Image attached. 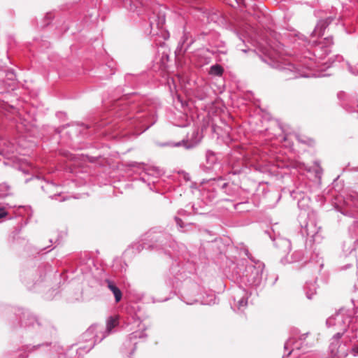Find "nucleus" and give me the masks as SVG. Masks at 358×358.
Instances as JSON below:
<instances>
[{"instance_id":"72a5a7b5","label":"nucleus","mask_w":358,"mask_h":358,"mask_svg":"<svg viewBox=\"0 0 358 358\" xmlns=\"http://www.w3.org/2000/svg\"><path fill=\"white\" fill-rule=\"evenodd\" d=\"M357 317H358V315H357Z\"/></svg>"},{"instance_id":"423d86ee","label":"nucleus","mask_w":358,"mask_h":358,"mask_svg":"<svg viewBox=\"0 0 358 358\" xmlns=\"http://www.w3.org/2000/svg\"><path fill=\"white\" fill-rule=\"evenodd\" d=\"M144 336V334L141 331H135L131 334L127 341L124 343V346L130 349V354L132 355L136 350V340L137 338H141Z\"/></svg>"},{"instance_id":"bb28decb","label":"nucleus","mask_w":358,"mask_h":358,"mask_svg":"<svg viewBox=\"0 0 358 358\" xmlns=\"http://www.w3.org/2000/svg\"><path fill=\"white\" fill-rule=\"evenodd\" d=\"M315 52H316V54H317L320 57H321V58H322V57L319 55V52H318V50H317V49L315 50Z\"/></svg>"},{"instance_id":"9d476101","label":"nucleus","mask_w":358,"mask_h":358,"mask_svg":"<svg viewBox=\"0 0 358 358\" xmlns=\"http://www.w3.org/2000/svg\"><path fill=\"white\" fill-rule=\"evenodd\" d=\"M119 324L118 318L115 317H110L106 322V327L105 328V331L108 334V335L112 332L113 329L117 327Z\"/></svg>"},{"instance_id":"7ed1b4c3","label":"nucleus","mask_w":358,"mask_h":358,"mask_svg":"<svg viewBox=\"0 0 358 358\" xmlns=\"http://www.w3.org/2000/svg\"><path fill=\"white\" fill-rule=\"evenodd\" d=\"M264 265L258 264L256 266L250 265L246 268L245 275L247 282L251 286H259L263 280Z\"/></svg>"},{"instance_id":"9b49d317","label":"nucleus","mask_w":358,"mask_h":358,"mask_svg":"<svg viewBox=\"0 0 358 358\" xmlns=\"http://www.w3.org/2000/svg\"><path fill=\"white\" fill-rule=\"evenodd\" d=\"M327 26V23L324 20H320L317 24L316 25L315 29L313 30L312 34L313 36H321L324 34V31Z\"/></svg>"},{"instance_id":"cd10ccee","label":"nucleus","mask_w":358,"mask_h":358,"mask_svg":"<svg viewBox=\"0 0 358 358\" xmlns=\"http://www.w3.org/2000/svg\"><path fill=\"white\" fill-rule=\"evenodd\" d=\"M355 244L356 246L358 245V238L355 241Z\"/></svg>"},{"instance_id":"aec40b11","label":"nucleus","mask_w":358,"mask_h":358,"mask_svg":"<svg viewBox=\"0 0 358 358\" xmlns=\"http://www.w3.org/2000/svg\"><path fill=\"white\" fill-rule=\"evenodd\" d=\"M175 220H176V222L177 224H178L180 227H182V220H181V219H180V218H178V217H175Z\"/></svg>"},{"instance_id":"dca6fc26","label":"nucleus","mask_w":358,"mask_h":358,"mask_svg":"<svg viewBox=\"0 0 358 358\" xmlns=\"http://www.w3.org/2000/svg\"><path fill=\"white\" fill-rule=\"evenodd\" d=\"M35 319L34 317L29 318V315L28 313H23V319H22V322L24 323V325L27 326L28 324H33V321Z\"/></svg>"},{"instance_id":"b1692460","label":"nucleus","mask_w":358,"mask_h":358,"mask_svg":"<svg viewBox=\"0 0 358 358\" xmlns=\"http://www.w3.org/2000/svg\"><path fill=\"white\" fill-rule=\"evenodd\" d=\"M152 171H155L157 176L161 174V171L157 168H155Z\"/></svg>"},{"instance_id":"a211bd4d","label":"nucleus","mask_w":358,"mask_h":358,"mask_svg":"<svg viewBox=\"0 0 358 358\" xmlns=\"http://www.w3.org/2000/svg\"><path fill=\"white\" fill-rule=\"evenodd\" d=\"M83 339L86 342H89L90 343L94 341L93 336L90 335L87 336L85 338L83 336Z\"/></svg>"},{"instance_id":"393cba45","label":"nucleus","mask_w":358,"mask_h":358,"mask_svg":"<svg viewBox=\"0 0 358 358\" xmlns=\"http://www.w3.org/2000/svg\"><path fill=\"white\" fill-rule=\"evenodd\" d=\"M199 141H195L194 143H192V144H190V145H186V147H187V148H192V147H194L195 145H196V144L198 143V142H199Z\"/></svg>"},{"instance_id":"1a4fd4ad","label":"nucleus","mask_w":358,"mask_h":358,"mask_svg":"<svg viewBox=\"0 0 358 358\" xmlns=\"http://www.w3.org/2000/svg\"><path fill=\"white\" fill-rule=\"evenodd\" d=\"M206 161L207 168L211 169L213 168V166L217 163V158L213 152L208 150L206 152Z\"/></svg>"},{"instance_id":"c756f323","label":"nucleus","mask_w":358,"mask_h":358,"mask_svg":"<svg viewBox=\"0 0 358 358\" xmlns=\"http://www.w3.org/2000/svg\"><path fill=\"white\" fill-rule=\"evenodd\" d=\"M240 50H241V51L244 52H247V50H246L245 49H241V48H240Z\"/></svg>"},{"instance_id":"7c9ffc66","label":"nucleus","mask_w":358,"mask_h":358,"mask_svg":"<svg viewBox=\"0 0 358 358\" xmlns=\"http://www.w3.org/2000/svg\"><path fill=\"white\" fill-rule=\"evenodd\" d=\"M355 308H356V312H355V313H356V314H358V308H357V307H355Z\"/></svg>"},{"instance_id":"2f4dec72","label":"nucleus","mask_w":358,"mask_h":358,"mask_svg":"<svg viewBox=\"0 0 358 358\" xmlns=\"http://www.w3.org/2000/svg\"><path fill=\"white\" fill-rule=\"evenodd\" d=\"M164 21H165V20H164V18H163V19L162 20V24H163V23L164 22Z\"/></svg>"},{"instance_id":"2eb2a0df","label":"nucleus","mask_w":358,"mask_h":358,"mask_svg":"<svg viewBox=\"0 0 358 358\" xmlns=\"http://www.w3.org/2000/svg\"><path fill=\"white\" fill-rule=\"evenodd\" d=\"M303 258V253L302 251L297 250L294 252L291 255V260L289 262V263H295L300 262Z\"/></svg>"},{"instance_id":"39448f33","label":"nucleus","mask_w":358,"mask_h":358,"mask_svg":"<svg viewBox=\"0 0 358 358\" xmlns=\"http://www.w3.org/2000/svg\"><path fill=\"white\" fill-rule=\"evenodd\" d=\"M284 73L289 78H296L299 77H309V75L304 73L301 69L296 68L292 64H287L286 67H282Z\"/></svg>"},{"instance_id":"f257e3e1","label":"nucleus","mask_w":358,"mask_h":358,"mask_svg":"<svg viewBox=\"0 0 358 358\" xmlns=\"http://www.w3.org/2000/svg\"><path fill=\"white\" fill-rule=\"evenodd\" d=\"M351 322V315L344 309H341L327 320V326L336 331L330 340L331 358H345L348 355L346 342H350L356 337L354 334L350 336L348 334L350 329L352 334L355 330L352 326L350 327Z\"/></svg>"},{"instance_id":"ddd939ff","label":"nucleus","mask_w":358,"mask_h":358,"mask_svg":"<svg viewBox=\"0 0 358 358\" xmlns=\"http://www.w3.org/2000/svg\"><path fill=\"white\" fill-rule=\"evenodd\" d=\"M274 241L276 246L285 248V250L290 248V242L286 238H278L275 239Z\"/></svg>"},{"instance_id":"4be33fe9","label":"nucleus","mask_w":358,"mask_h":358,"mask_svg":"<svg viewBox=\"0 0 358 358\" xmlns=\"http://www.w3.org/2000/svg\"><path fill=\"white\" fill-rule=\"evenodd\" d=\"M301 66H305L307 69H312L314 67L312 62H310L308 64H301Z\"/></svg>"},{"instance_id":"20e7f679","label":"nucleus","mask_w":358,"mask_h":358,"mask_svg":"<svg viewBox=\"0 0 358 358\" xmlns=\"http://www.w3.org/2000/svg\"><path fill=\"white\" fill-rule=\"evenodd\" d=\"M232 298L231 308L236 311H243L248 305V293L246 289L237 287L233 292Z\"/></svg>"},{"instance_id":"412c9836","label":"nucleus","mask_w":358,"mask_h":358,"mask_svg":"<svg viewBox=\"0 0 358 358\" xmlns=\"http://www.w3.org/2000/svg\"><path fill=\"white\" fill-rule=\"evenodd\" d=\"M7 215L6 211L4 209H0V219L5 217Z\"/></svg>"},{"instance_id":"f8f14e48","label":"nucleus","mask_w":358,"mask_h":358,"mask_svg":"<svg viewBox=\"0 0 358 358\" xmlns=\"http://www.w3.org/2000/svg\"><path fill=\"white\" fill-rule=\"evenodd\" d=\"M284 348L285 350L292 348L287 353V356H289L295 349L299 350L300 348L299 345L294 341L293 338L288 339V341L285 343Z\"/></svg>"},{"instance_id":"6e6552de","label":"nucleus","mask_w":358,"mask_h":358,"mask_svg":"<svg viewBox=\"0 0 358 358\" xmlns=\"http://www.w3.org/2000/svg\"><path fill=\"white\" fill-rule=\"evenodd\" d=\"M320 228H317L313 221H309L306 227L305 231L307 234V236L314 237L316 234H318Z\"/></svg>"},{"instance_id":"0eeeda50","label":"nucleus","mask_w":358,"mask_h":358,"mask_svg":"<svg viewBox=\"0 0 358 358\" xmlns=\"http://www.w3.org/2000/svg\"><path fill=\"white\" fill-rule=\"evenodd\" d=\"M106 282L108 284V289L114 294L115 301L119 302L121 300L122 296L120 289L112 281L107 280Z\"/></svg>"},{"instance_id":"4468645a","label":"nucleus","mask_w":358,"mask_h":358,"mask_svg":"<svg viewBox=\"0 0 358 358\" xmlns=\"http://www.w3.org/2000/svg\"><path fill=\"white\" fill-rule=\"evenodd\" d=\"M224 72L223 68L219 64H215L210 66L209 73L213 76H220Z\"/></svg>"},{"instance_id":"f3484780","label":"nucleus","mask_w":358,"mask_h":358,"mask_svg":"<svg viewBox=\"0 0 358 358\" xmlns=\"http://www.w3.org/2000/svg\"><path fill=\"white\" fill-rule=\"evenodd\" d=\"M326 41L325 45H326V50L325 53L327 55L329 52V50L328 49V46L333 44V40L331 38H327L324 39Z\"/></svg>"},{"instance_id":"473e14b6","label":"nucleus","mask_w":358,"mask_h":358,"mask_svg":"<svg viewBox=\"0 0 358 358\" xmlns=\"http://www.w3.org/2000/svg\"><path fill=\"white\" fill-rule=\"evenodd\" d=\"M194 134H196V135H197V134H198V132H197V131H196V132H193V135H194Z\"/></svg>"},{"instance_id":"a878e982","label":"nucleus","mask_w":358,"mask_h":358,"mask_svg":"<svg viewBox=\"0 0 358 358\" xmlns=\"http://www.w3.org/2000/svg\"><path fill=\"white\" fill-rule=\"evenodd\" d=\"M313 295V293H312V294H310L309 292L306 293V296H307L308 299H312Z\"/></svg>"},{"instance_id":"f03ea898","label":"nucleus","mask_w":358,"mask_h":358,"mask_svg":"<svg viewBox=\"0 0 358 358\" xmlns=\"http://www.w3.org/2000/svg\"><path fill=\"white\" fill-rule=\"evenodd\" d=\"M90 335L93 336L94 341L84 347V348L86 349V352H89L92 349L95 343H100L108 336V334L105 331L103 326L100 324H93L90 326L83 334V337L85 338L87 336Z\"/></svg>"},{"instance_id":"5701e85b","label":"nucleus","mask_w":358,"mask_h":358,"mask_svg":"<svg viewBox=\"0 0 358 358\" xmlns=\"http://www.w3.org/2000/svg\"><path fill=\"white\" fill-rule=\"evenodd\" d=\"M352 352L353 353V355L355 356L357 355H358V346H355L352 349Z\"/></svg>"},{"instance_id":"c85d7f7f","label":"nucleus","mask_w":358,"mask_h":358,"mask_svg":"<svg viewBox=\"0 0 358 358\" xmlns=\"http://www.w3.org/2000/svg\"><path fill=\"white\" fill-rule=\"evenodd\" d=\"M182 143H184V141H182ZM182 144V142H180L176 144V146H179Z\"/></svg>"},{"instance_id":"6ab92c4d","label":"nucleus","mask_w":358,"mask_h":358,"mask_svg":"<svg viewBox=\"0 0 358 358\" xmlns=\"http://www.w3.org/2000/svg\"><path fill=\"white\" fill-rule=\"evenodd\" d=\"M322 168L318 166L317 169L315 170L316 175L318 176L319 178H320L322 174Z\"/></svg>"}]
</instances>
